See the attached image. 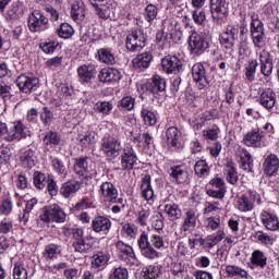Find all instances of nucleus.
I'll return each mask as SVG.
<instances>
[{
    "label": "nucleus",
    "instance_id": "nucleus-1",
    "mask_svg": "<svg viewBox=\"0 0 279 279\" xmlns=\"http://www.w3.org/2000/svg\"><path fill=\"white\" fill-rule=\"evenodd\" d=\"M100 151H102L109 162H112L121 156V142L112 135H107L100 142Z\"/></svg>",
    "mask_w": 279,
    "mask_h": 279
},
{
    "label": "nucleus",
    "instance_id": "nucleus-2",
    "mask_svg": "<svg viewBox=\"0 0 279 279\" xmlns=\"http://www.w3.org/2000/svg\"><path fill=\"white\" fill-rule=\"evenodd\" d=\"M40 219L46 223H49L50 221H54L56 223H64V221H66V214L59 207L58 204H52L43 208Z\"/></svg>",
    "mask_w": 279,
    "mask_h": 279
},
{
    "label": "nucleus",
    "instance_id": "nucleus-3",
    "mask_svg": "<svg viewBox=\"0 0 279 279\" xmlns=\"http://www.w3.org/2000/svg\"><path fill=\"white\" fill-rule=\"evenodd\" d=\"M146 43L147 35L145 32H143V29H135L126 36L125 46L128 51H141Z\"/></svg>",
    "mask_w": 279,
    "mask_h": 279
},
{
    "label": "nucleus",
    "instance_id": "nucleus-4",
    "mask_svg": "<svg viewBox=\"0 0 279 279\" xmlns=\"http://www.w3.org/2000/svg\"><path fill=\"white\" fill-rule=\"evenodd\" d=\"M28 29L33 34L47 32L49 29V19L40 11H33L28 16Z\"/></svg>",
    "mask_w": 279,
    "mask_h": 279
},
{
    "label": "nucleus",
    "instance_id": "nucleus-5",
    "mask_svg": "<svg viewBox=\"0 0 279 279\" xmlns=\"http://www.w3.org/2000/svg\"><path fill=\"white\" fill-rule=\"evenodd\" d=\"M189 47L193 56H202V53L210 47V44L206 35L192 33L189 40Z\"/></svg>",
    "mask_w": 279,
    "mask_h": 279
},
{
    "label": "nucleus",
    "instance_id": "nucleus-6",
    "mask_svg": "<svg viewBox=\"0 0 279 279\" xmlns=\"http://www.w3.org/2000/svg\"><path fill=\"white\" fill-rule=\"evenodd\" d=\"M71 235H72V247L74 252H77L78 254H88V252H93V244L84 240V230L72 229Z\"/></svg>",
    "mask_w": 279,
    "mask_h": 279
},
{
    "label": "nucleus",
    "instance_id": "nucleus-7",
    "mask_svg": "<svg viewBox=\"0 0 279 279\" xmlns=\"http://www.w3.org/2000/svg\"><path fill=\"white\" fill-rule=\"evenodd\" d=\"M137 245L144 258H148L149 260L160 258V253H158V251L151 246V243H149V235H147V232H142L137 240Z\"/></svg>",
    "mask_w": 279,
    "mask_h": 279
},
{
    "label": "nucleus",
    "instance_id": "nucleus-8",
    "mask_svg": "<svg viewBox=\"0 0 279 279\" xmlns=\"http://www.w3.org/2000/svg\"><path fill=\"white\" fill-rule=\"evenodd\" d=\"M138 162V156L133 146L128 145L121 154V169L122 171H132L134 166Z\"/></svg>",
    "mask_w": 279,
    "mask_h": 279
},
{
    "label": "nucleus",
    "instance_id": "nucleus-9",
    "mask_svg": "<svg viewBox=\"0 0 279 279\" xmlns=\"http://www.w3.org/2000/svg\"><path fill=\"white\" fill-rule=\"evenodd\" d=\"M16 86L21 93L29 95V93L38 90V80L36 76L21 74L16 78Z\"/></svg>",
    "mask_w": 279,
    "mask_h": 279
},
{
    "label": "nucleus",
    "instance_id": "nucleus-10",
    "mask_svg": "<svg viewBox=\"0 0 279 279\" xmlns=\"http://www.w3.org/2000/svg\"><path fill=\"white\" fill-rule=\"evenodd\" d=\"M161 66L168 75H178L183 69L182 61L177 56L168 54L161 60Z\"/></svg>",
    "mask_w": 279,
    "mask_h": 279
},
{
    "label": "nucleus",
    "instance_id": "nucleus-11",
    "mask_svg": "<svg viewBox=\"0 0 279 279\" xmlns=\"http://www.w3.org/2000/svg\"><path fill=\"white\" fill-rule=\"evenodd\" d=\"M210 14L214 21H223L228 17V4L226 0H210Z\"/></svg>",
    "mask_w": 279,
    "mask_h": 279
},
{
    "label": "nucleus",
    "instance_id": "nucleus-12",
    "mask_svg": "<svg viewBox=\"0 0 279 279\" xmlns=\"http://www.w3.org/2000/svg\"><path fill=\"white\" fill-rule=\"evenodd\" d=\"M27 136H31L29 129L23 122L17 121L13 123V129L8 133L5 138L9 143H12V141H23Z\"/></svg>",
    "mask_w": 279,
    "mask_h": 279
},
{
    "label": "nucleus",
    "instance_id": "nucleus-13",
    "mask_svg": "<svg viewBox=\"0 0 279 279\" xmlns=\"http://www.w3.org/2000/svg\"><path fill=\"white\" fill-rule=\"evenodd\" d=\"M239 38V26H228L227 31L220 35V45L226 49H232Z\"/></svg>",
    "mask_w": 279,
    "mask_h": 279
},
{
    "label": "nucleus",
    "instance_id": "nucleus-14",
    "mask_svg": "<svg viewBox=\"0 0 279 279\" xmlns=\"http://www.w3.org/2000/svg\"><path fill=\"white\" fill-rule=\"evenodd\" d=\"M192 76L194 82L198 84V90H204V88L208 86V78L206 77V68H204V64H194L192 68Z\"/></svg>",
    "mask_w": 279,
    "mask_h": 279
},
{
    "label": "nucleus",
    "instance_id": "nucleus-15",
    "mask_svg": "<svg viewBox=\"0 0 279 279\" xmlns=\"http://www.w3.org/2000/svg\"><path fill=\"white\" fill-rule=\"evenodd\" d=\"M259 104L266 110H274L276 106V93L271 88L259 90Z\"/></svg>",
    "mask_w": 279,
    "mask_h": 279
},
{
    "label": "nucleus",
    "instance_id": "nucleus-16",
    "mask_svg": "<svg viewBox=\"0 0 279 279\" xmlns=\"http://www.w3.org/2000/svg\"><path fill=\"white\" fill-rule=\"evenodd\" d=\"M100 195H102L105 202H111L112 204L117 203V197H119V191L112 184V182H104L100 185Z\"/></svg>",
    "mask_w": 279,
    "mask_h": 279
},
{
    "label": "nucleus",
    "instance_id": "nucleus-17",
    "mask_svg": "<svg viewBox=\"0 0 279 279\" xmlns=\"http://www.w3.org/2000/svg\"><path fill=\"white\" fill-rule=\"evenodd\" d=\"M153 60L154 56H151V52L145 51L137 54L132 62L134 69H136L137 71H147Z\"/></svg>",
    "mask_w": 279,
    "mask_h": 279
},
{
    "label": "nucleus",
    "instance_id": "nucleus-18",
    "mask_svg": "<svg viewBox=\"0 0 279 279\" xmlns=\"http://www.w3.org/2000/svg\"><path fill=\"white\" fill-rule=\"evenodd\" d=\"M111 228L112 221H110L108 217L97 216L92 220V230L94 232H105V234H108Z\"/></svg>",
    "mask_w": 279,
    "mask_h": 279
},
{
    "label": "nucleus",
    "instance_id": "nucleus-19",
    "mask_svg": "<svg viewBox=\"0 0 279 279\" xmlns=\"http://www.w3.org/2000/svg\"><path fill=\"white\" fill-rule=\"evenodd\" d=\"M171 182L175 184H184L189 180V172L182 168V166H173L168 171Z\"/></svg>",
    "mask_w": 279,
    "mask_h": 279
},
{
    "label": "nucleus",
    "instance_id": "nucleus-20",
    "mask_svg": "<svg viewBox=\"0 0 279 279\" xmlns=\"http://www.w3.org/2000/svg\"><path fill=\"white\" fill-rule=\"evenodd\" d=\"M264 173L266 175H275V173H278L279 169V159L278 156L270 154L266 157L264 163Z\"/></svg>",
    "mask_w": 279,
    "mask_h": 279
},
{
    "label": "nucleus",
    "instance_id": "nucleus-21",
    "mask_svg": "<svg viewBox=\"0 0 279 279\" xmlns=\"http://www.w3.org/2000/svg\"><path fill=\"white\" fill-rule=\"evenodd\" d=\"M76 141L82 149H93V145L97 143L95 133L87 131L84 134H78Z\"/></svg>",
    "mask_w": 279,
    "mask_h": 279
},
{
    "label": "nucleus",
    "instance_id": "nucleus-22",
    "mask_svg": "<svg viewBox=\"0 0 279 279\" xmlns=\"http://www.w3.org/2000/svg\"><path fill=\"white\" fill-rule=\"evenodd\" d=\"M262 223L265 226L267 230L271 232H276L279 230V220L278 216L270 214L268 211H263L260 215Z\"/></svg>",
    "mask_w": 279,
    "mask_h": 279
},
{
    "label": "nucleus",
    "instance_id": "nucleus-23",
    "mask_svg": "<svg viewBox=\"0 0 279 279\" xmlns=\"http://www.w3.org/2000/svg\"><path fill=\"white\" fill-rule=\"evenodd\" d=\"M98 77L102 83L119 82V80H121V71L114 68H105L100 71Z\"/></svg>",
    "mask_w": 279,
    "mask_h": 279
},
{
    "label": "nucleus",
    "instance_id": "nucleus-24",
    "mask_svg": "<svg viewBox=\"0 0 279 279\" xmlns=\"http://www.w3.org/2000/svg\"><path fill=\"white\" fill-rule=\"evenodd\" d=\"M260 73L265 77H269L274 72V61L269 58V53L263 51L259 53Z\"/></svg>",
    "mask_w": 279,
    "mask_h": 279
},
{
    "label": "nucleus",
    "instance_id": "nucleus-25",
    "mask_svg": "<svg viewBox=\"0 0 279 279\" xmlns=\"http://www.w3.org/2000/svg\"><path fill=\"white\" fill-rule=\"evenodd\" d=\"M148 90L153 93V95L165 93V90H167V81L158 74L154 75L151 82L148 84Z\"/></svg>",
    "mask_w": 279,
    "mask_h": 279
},
{
    "label": "nucleus",
    "instance_id": "nucleus-26",
    "mask_svg": "<svg viewBox=\"0 0 279 279\" xmlns=\"http://www.w3.org/2000/svg\"><path fill=\"white\" fill-rule=\"evenodd\" d=\"M80 189H82V182L75 180L68 181L61 186L60 194L68 199L71 195H75Z\"/></svg>",
    "mask_w": 279,
    "mask_h": 279
},
{
    "label": "nucleus",
    "instance_id": "nucleus-27",
    "mask_svg": "<svg viewBox=\"0 0 279 279\" xmlns=\"http://www.w3.org/2000/svg\"><path fill=\"white\" fill-rule=\"evenodd\" d=\"M71 16L73 21H84L86 9L83 0H74L71 7Z\"/></svg>",
    "mask_w": 279,
    "mask_h": 279
},
{
    "label": "nucleus",
    "instance_id": "nucleus-28",
    "mask_svg": "<svg viewBox=\"0 0 279 279\" xmlns=\"http://www.w3.org/2000/svg\"><path fill=\"white\" fill-rule=\"evenodd\" d=\"M263 141V132L251 131L244 135L243 143L246 147H260Z\"/></svg>",
    "mask_w": 279,
    "mask_h": 279
},
{
    "label": "nucleus",
    "instance_id": "nucleus-29",
    "mask_svg": "<svg viewBox=\"0 0 279 279\" xmlns=\"http://www.w3.org/2000/svg\"><path fill=\"white\" fill-rule=\"evenodd\" d=\"M142 197L146 199V202H151L154 199V189L151 187V177L146 174L142 179Z\"/></svg>",
    "mask_w": 279,
    "mask_h": 279
},
{
    "label": "nucleus",
    "instance_id": "nucleus-30",
    "mask_svg": "<svg viewBox=\"0 0 279 279\" xmlns=\"http://www.w3.org/2000/svg\"><path fill=\"white\" fill-rule=\"evenodd\" d=\"M78 77L81 82H90L95 75H97V70L94 65H81L77 70Z\"/></svg>",
    "mask_w": 279,
    "mask_h": 279
},
{
    "label": "nucleus",
    "instance_id": "nucleus-31",
    "mask_svg": "<svg viewBox=\"0 0 279 279\" xmlns=\"http://www.w3.org/2000/svg\"><path fill=\"white\" fill-rule=\"evenodd\" d=\"M167 142L171 147H180V138H182V133L178 128L170 126L166 131Z\"/></svg>",
    "mask_w": 279,
    "mask_h": 279
},
{
    "label": "nucleus",
    "instance_id": "nucleus-32",
    "mask_svg": "<svg viewBox=\"0 0 279 279\" xmlns=\"http://www.w3.org/2000/svg\"><path fill=\"white\" fill-rule=\"evenodd\" d=\"M97 53L98 60L99 62H102V64H117V59L110 48H100Z\"/></svg>",
    "mask_w": 279,
    "mask_h": 279
},
{
    "label": "nucleus",
    "instance_id": "nucleus-33",
    "mask_svg": "<svg viewBox=\"0 0 279 279\" xmlns=\"http://www.w3.org/2000/svg\"><path fill=\"white\" fill-rule=\"evenodd\" d=\"M163 210L170 221H178L182 217V209L175 203L166 204Z\"/></svg>",
    "mask_w": 279,
    "mask_h": 279
},
{
    "label": "nucleus",
    "instance_id": "nucleus-34",
    "mask_svg": "<svg viewBox=\"0 0 279 279\" xmlns=\"http://www.w3.org/2000/svg\"><path fill=\"white\" fill-rule=\"evenodd\" d=\"M108 260H110V255L104 252H97L92 256V267L93 269H99L108 265Z\"/></svg>",
    "mask_w": 279,
    "mask_h": 279
},
{
    "label": "nucleus",
    "instance_id": "nucleus-35",
    "mask_svg": "<svg viewBox=\"0 0 279 279\" xmlns=\"http://www.w3.org/2000/svg\"><path fill=\"white\" fill-rule=\"evenodd\" d=\"M195 226H197V216L194 210H187L182 225L183 232H190V230H193Z\"/></svg>",
    "mask_w": 279,
    "mask_h": 279
},
{
    "label": "nucleus",
    "instance_id": "nucleus-36",
    "mask_svg": "<svg viewBox=\"0 0 279 279\" xmlns=\"http://www.w3.org/2000/svg\"><path fill=\"white\" fill-rule=\"evenodd\" d=\"M236 208L241 213H248L250 210H254V201L250 199L247 194H243L241 197L238 198Z\"/></svg>",
    "mask_w": 279,
    "mask_h": 279
},
{
    "label": "nucleus",
    "instance_id": "nucleus-37",
    "mask_svg": "<svg viewBox=\"0 0 279 279\" xmlns=\"http://www.w3.org/2000/svg\"><path fill=\"white\" fill-rule=\"evenodd\" d=\"M20 160L26 167H34L36 165V149L28 148L27 150H22Z\"/></svg>",
    "mask_w": 279,
    "mask_h": 279
},
{
    "label": "nucleus",
    "instance_id": "nucleus-38",
    "mask_svg": "<svg viewBox=\"0 0 279 279\" xmlns=\"http://www.w3.org/2000/svg\"><path fill=\"white\" fill-rule=\"evenodd\" d=\"M251 16V36H254L255 34H262L265 32V26L263 25V21L258 17V14L255 12L248 13Z\"/></svg>",
    "mask_w": 279,
    "mask_h": 279
},
{
    "label": "nucleus",
    "instance_id": "nucleus-39",
    "mask_svg": "<svg viewBox=\"0 0 279 279\" xmlns=\"http://www.w3.org/2000/svg\"><path fill=\"white\" fill-rule=\"evenodd\" d=\"M251 263L254 267H260V269H265L267 267V256L260 250H256L252 253Z\"/></svg>",
    "mask_w": 279,
    "mask_h": 279
},
{
    "label": "nucleus",
    "instance_id": "nucleus-40",
    "mask_svg": "<svg viewBox=\"0 0 279 279\" xmlns=\"http://www.w3.org/2000/svg\"><path fill=\"white\" fill-rule=\"evenodd\" d=\"M74 172L77 175H86L88 173V157H78L75 159Z\"/></svg>",
    "mask_w": 279,
    "mask_h": 279
},
{
    "label": "nucleus",
    "instance_id": "nucleus-41",
    "mask_svg": "<svg viewBox=\"0 0 279 279\" xmlns=\"http://www.w3.org/2000/svg\"><path fill=\"white\" fill-rule=\"evenodd\" d=\"M225 171L227 173V182H229V184L234 185L239 182V172H236V167H234L232 160L227 161Z\"/></svg>",
    "mask_w": 279,
    "mask_h": 279
},
{
    "label": "nucleus",
    "instance_id": "nucleus-42",
    "mask_svg": "<svg viewBox=\"0 0 279 279\" xmlns=\"http://www.w3.org/2000/svg\"><path fill=\"white\" fill-rule=\"evenodd\" d=\"M116 247L119 254H122L128 258H133L134 260H136V254L134 253V248H132L131 245L125 244L123 241H118Z\"/></svg>",
    "mask_w": 279,
    "mask_h": 279
},
{
    "label": "nucleus",
    "instance_id": "nucleus-43",
    "mask_svg": "<svg viewBox=\"0 0 279 279\" xmlns=\"http://www.w3.org/2000/svg\"><path fill=\"white\" fill-rule=\"evenodd\" d=\"M225 271L229 278H234L236 276H239V278H247L248 276L247 270L235 265H228Z\"/></svg>",
    "mask_w": 279,
    "mask_h": 279
},
{
    "label": "nucleus",
    "instance_id": "nucleus-44",
    "mask_svg": "<svg viewBox=\"0 0 279 279\" xmlns=\"http://www.w3.org/2000/svg\"><path fill=\"white\" fill-rule=\"evenodd\" d=\"M194 171L198 178H206L210 173V167L206 160L202 159L196 161Z\"/></svg>",
    "mask_w": 279,
    "mask_h": 279
},
{
    "label": "nucleus",
    "instance_id": "nucleus-45",
    "mask_svg": "<svg viewBox=\"0 0 279 279\" xmlns=\"http://www.w3.org/2000/svg\"><path fill=\"white\" fill-rule=\"evenodd\" d=\"M144 279H158L162 275L160 266L149 265L143 268Z\"/></svg>",
    "mask_w": 279,
    "mask_h": 279
},
{
    "label": "nucleus",
    "instance_id": "nucleus-46",
    "mask_svg": "<svg viewBox=\"0 0 279 279\" xmlns=\"http://www.w3.org/2000/svg\"><path fill=\"white\" fill-rule=\"evenodd\" d=\"M51 166L53 167L56 173L58 175H61V178H66V174L69 173V167L64 165V161L60 158H54L51 160Z\"/></svg>",
    "mask_w": 279,
    "mask_h": 279
},
{
    "label": "nucleus",
    "instance_id": "nucleus-47",
    "mask_svg": "<svg viewBox=\"0 0 279 279\" xmlns=\"http://www.w3.org/2000/svg\"><path fill=\"white\" fill-rule=\"evenodd\" d=\"M134 106H136V99L132 96H124L118 101V108L126 110L128 112L134 110Z\"/></svg>",
    "mask_w": 279,
    "mask_h": 279
},
{
    "label": "nucleus",
    "instance_id": "nucleus-48",
    "mask_svg": "<svg viewBox=\"0 0 279 279\" xmlns=\"http://www.w3.org/2000/svg\"><path fill=\"white\" fill-rule=\"evenodd\" d=\"M256 69H258V61L256 59H252L251 61H248L245 72V77L247 82H254V80L256 78Z\"/></svg>",
    "mask_w": 279,
    "mask_h": 279
},
{
    "label": "nucleus",
    "instance_id": "nucleus-49",
    "mask_svg": "<svg viewBox=\"0 0 279 279\" xmlns=\"http://www.w3.org/2000/svg\"><path fill=\"white\" fill-rule=\"evenodd\" d=\"M33 182L36 186V189H39V191H43L47 186V175L43 172L35 171L33 174Z\"/></svg>",
    "mask_w": 279,
    "mask_h": 279
},
{
    "label": "nucleus",
    "instance_id": "nucleus-50",
    "mask_svg": "<svg viewBox=\"0 0 279 279\" xmlns=\"http://www.w3.org/2000/svg\"><path fill=\"white\" fill-rule=\"evenodd\" d=\"M44 142L46 145H52L53 147H57V145L62 143V137L60 134H58V132L49 131L44 137Z\"/></svg>",
    "mask_w": 279,
    "mask_h": 279
},
{
    "label": "nucleus",
    "instance_id": "nucleus-51",
    "mask_svg": "<svg viewBox=\"0 0 279 279\" xmlns=\"http://www.w3.org/2000/svg\"><path fill=\"white\" fill-rule=\"evenodd\" d=\"M112 108L113 106L110 101H98L94 106L95 112H99L100 114H105L106 117H108V114L112 112Z\"/></svg>",
    "mask_w": 279,
    "mask_h": 279
},
{
    "label": "nucleus",
    "instance_id": "nucleus-52",
    "mask_svg": "<svg viewBox=\"0 0 279 279\" xmlns=\"http://www.w3.org/2000/svg\"><path fill=\"white\" fill-rule=\"evenodd\" d=\"M60 38H71L75 34V29L69 23H62L57 31Z\"/></svg>",
    "mask_w": 279,
    "mask_h": 279
},
{
    "label": "nucleus",
    "instance_id": "nucleus-53",
    "mask_svg": "<svg viewBox=\"0 0 279 279\" xmlns=\"http://www.w3.org/2000/svg\"><path fill=\"white\" fill-rule=\"evenodd\" d=\"M142 117L145 125L154 126L157 123L156 113L145 107L142 108Z\"/></svg>",
    "mask_w": 279,
    "mask_h": 279
},
{
    "label": "nucleus",
    "instance_id": "nucleus-54",
    "mask_svg": "<svg viewBox=\"0 0 279 279\" xmlns=\"http://www.w3.org/2000/svg\"><path fill=\"white\" fill-rule=\"evenodd\" d=\"M61 252H62V246L57 244H48L45 247L44 256L51 260L52 258H56V255L60 254Z\"/></svg>",
    "mask_w": 279,
    "mask_h": 279
},
{
    "label": "nucleus",
    "instance_id": "nucleus-55",
    "mask_svg": "<svg viewBox=\"0 0 279 279\" xmlns=\"http://www.w3.org/2000/svg\"><path fill=\"white\" fill-rule=\"evenodd\" d=\"M226 239V232L223 230H219L217 233L208 235L206 241H208V247H215L218 243H221Z\"/></svg>",
    "mask_w": 279,
    "mask_h": 279
},
{
    "label": "nucleus",
    "instance_id": "nucleus-56",
    "mask_svg": "<svg viewBox=\"0 0 279 279\" xmlns=\"http://www.w3.org/2000/svg\"><path fill=\"white\" fill-rule=\"evenodd\" d=\"M241 162L244 171H252L254 168V159H252V155L247 150H245L244 156L241 157Z\"/></svg>",
    "mask_w": 279,
    "mask_h": 279
},
{
    "label": "nucleus",
    "instance_id": "nucleus-57",
    "mask_svg": "<svg viewBox=\"0 0 279 279\" xmlns=\"http://www.w3.org/2000/svg\"><path fill=\"white\" fill-rule=\"evenodd\" d=\"M40 120L44 125H51V122L53 121V112H51V109H49V107L43 108V111L40 112Z\"/></svg>",
    "mask_w": 279,
    "mask_h": 279
},
{
    "label": "nucleus",
    "instance_id": "nucleus-58",
    "mask_svg": "<svg viewBox=\"0 0 279 279\" xmlns=\"http://www.w3.org/2000/svg\"><path fill=\"white\" fill-rule=\"evenodd\" d=\"M0 99H3L4 104L12 99V87L5 83H0Z\"/></svg>",
    "mask_w": 279,
    "mask_h": 279
},
{
    "label": "nucleus",
    "instance_id": "nucleus-59",
    "mask_svg": "<svg viewBox=\"0 0 279 279\" xmlns=\"http://www.w3.org/2000/svg\"><path fill=\"white\" fill-rule=\"evenodd\" d=\"M151 213L147 209H142L137 213V218L135 219V223L138 226L145 227L147 226V221H149Z\"/></svg>",
    "mask_w": 279,
    "mask_h": 279
},
{
    "label": "nucleus",
    "instance_id": "nucleus-60",
    "mask_svg": "<svg viewBox=\"0 0 279 279\" xmlns=\"http://www.w3.org/2000/svg\"><path fill=\"white\" fill-rule=\"evenodd\" d=\"M150 223L155 230H162L165 228L162 214H160V213L154 214L150 217Z\"/></svg>",
    "mask_w": 279,
    "mask_h": 279
},
{
    "label": "nucleus",
    "instance_id": "nucleus-61",
    "mask_svg": "<svg viewBox=\"0 0 279 279\" xmlns=\"http://www.w3.org/2000/svg\"><path fill=\"white\" fill-rule=\"evenodd\" d=\"M146 12V21L151 23V21H156V16H158V7L155 4H148L145 9Z\"/></svg>",
    "mask_w": 279,
    "mask_h": 279
},
{
    "label": "nucleus",
    "instance_id": "nucleus-62",
    "mask_svg": "<svg viewBox=\"0 0 279 279\" xmlns=\"http://www.w3.org/2000/svg\"><path fill=\"white\" fill-rule=\"evenodd\" d=\"M59 43L56 40L45 41L39 45L41 51L44 53H53L56 49L58 48Z\"/></svg>",
    "mask_w": 279,
    "mask_h": 279
},
{
    "label": "nucleus",
    "instance_id": "nucleus-63",
    "mask_svg": "<svg viewBox=\"0 0 279 279\" xmlns=\"http://www.w3.org/2000/svg\"><path fill=\"white\" fill-rule=\"evenodd\" d=\"M130 274L123 267L114 268L112 274L110 275V279H129Z\"/></svg>",
    "mask_w": 279,
    "mask_h": 279
},
{
    "label": "nucleus",
    "instance_id": "nucleus-64",
    "mask_svg": "<svg viewBox=\"0 0 279 279\" xmlns=\"http://www.w3.org/2000/svg\"><path fill=\"white\" fill-rule=\"evenodd\" d=\"M13 277L14 279H27V270L21 265H15Z\"/></svg>",
    "mask_w": 279,
    "mask_h": 279
}]
</instances>
